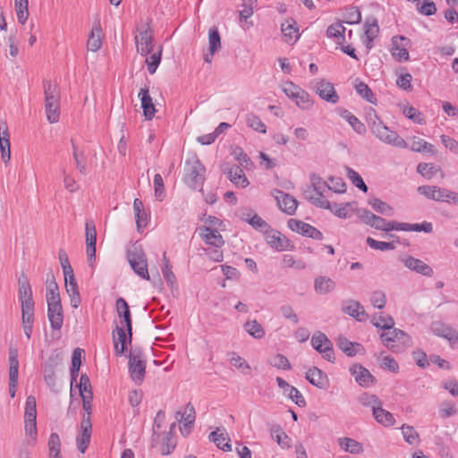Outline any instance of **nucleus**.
<instances>
[{"label": "nucleus", "instance_id": "nucleus-24", "mask_svg": "<svg viewBox=\"0 0 458 458\" xmlns=\"http://www.w3.org/2000/svg\"><path fill=\"white\" fill-rule=\"evenodd\" d=\"M431 331L435 335L443 337L450 342L452 345L458 343V332L448 325L441 322H434L431 325Z\"/></svg>", "mask_w": 458, "mask_h": 458}, {"label": "nucleus", "instance_id": "nucleus-63", "mask_svg": "<svg viewBox=\"0 0 458 458\" xmlns=\"http://www.w3.org/2000/svg\"><path fill=\"white\" fill-rule=\"evenodd\" d=\"M366 242L370 248L374 250H379L382 251L392 250L395 249V245L394 242H379L371 237H368L366 239Z\"/></svg>", "mask_w": 458, "mask_h": 458}, {"label": "nucleus", "instance_id": "nucleus-21", "mask_svg": "<svg viewBox=\"0 0 458 458\" xmlns=\"http://www.w3.org/2000/svg\"><path fill=\"white\" fill-rule=\"evenodd\" d=\"M417 191L420 194L429 199L441 202H449V199H447L448 190L445 188L433 185H422L418 187Z\"/></svg>", "mask_w": 458, "mask_h": 458}, {"label": "nucleus", "instance_id": "nucleus-59", "mask_svg": "<svg viewBox=\"0 0 458 458\" xmlns=\"http://www.w3.org/2000/svg\"><path fill=\"white\" fill-rule=\"evenodd\" d=\"M355 89H356L357 93L361 98L366 99L368 102L372 103V104L376 103V98H375L373 92L371 91V89L369 88V86L366 83H364L362 81H359L355 84Z\"/></svg>", "mask_w": 458, "mask_h": 458}, {"label": "nucleus", "instance_id": "nucleus-15", "mask_svg": "<svg viewBox=\"0 0 458 458\" xmlns=\"http://www.w3.org/2000/svg\"><path fill=\"white\" fill-rule=\"evenodd\" d=\"M199 237L209 247H223L225 241L216 228L201 225L198 228Z\"/></svg>", "mask_w": 458, "mask_h": 458}, {"label": "nucleus", "instance_id": "nucleus-4", "mask_svg": "<svg viewBox=\"0 0 458 458\" xmlns=\"http://www.w3.org/2000/svg\"><path fill=\"white\" fill-rule=\"evenodd\" d=\"M184 171V182L189 187L196 189L203 184L206 169L199 159L192 157L186 160Z\"/></svg>", "mask_w": 458, "mask_h": 458}, {"label": "nucleus", "instance_id": "nucleus-27", "mask_svg": "<svg viewBox=\"0 0 458 458\" xmlns=\"http://www.w3.org/2000/svg\"><path fill=\"white\" fill-rule=\"evenodd\" d=\"M47 318L54 330H60L63 327L64 314L61 302L47 304Z\"/></svg>", "mask_w": 458, "mask_h": 458}, {"label": "nucleus", "instance_id": "nucleus-8", "mask_svg": "<svg viewBox=\"0 0 458 458\" xmlns=\"http://www.w3.org/2000/svg\"><path fill=\"white\" fill-rule=\"evenodd\" d=\"M37 409H36V399L34 396L30 395L26 399L25 407V432L27 435L36 439L37 435Z\"/></svg>", "mask_w": 458, "mask_h": 458}, {"label": "nucleus", "instance_id": "nucleus-42", "mask_svg": "<svg viewBox=\"0 0 458 458\" xmlns=\"http://www.w3.org/2000/svg\"><path fill=\"white\" fill-rule=\"evenodd\" d=\"M373 416L375 420L384 425V426H392L394 423V418L391 412L382 408V405H379L374 409Z\"/></svg>", "mask_w": 458, "mask_h": 458}, {"label": "nucleus", "instance_id": "nucleus-54", "mask_svg": "<svg viewBox=\"0 0 458 458\" xmlns=\"http://www.w3.org/2000/svg\"><path fill=\"white\" fill-rule=\"evenodd\" d=\"M439 171L440 167L438 165L428 163H420L417 166V172L428 180L435 176Z\"/></svg>", "mask_w": 458, "mask_h": 458}, {"label": "nucleus", "instance_id": "nucleus-33", "mask_svg": "<svg viewBox=\"0 0 458 458\" xmlns=\"http://www.w3.org/2000/svg\"><path fill=\"white\" fill-rule=\"evenodd\" d=\"M338 445L344 451L352 454H360L363 453V445L351 437H340L338 438Z\"/></svg>", "mask_w": 458, "mask_h": 458}, {"label": "nucleus", "instance_id": "nucleus-31", "mask_svg": "<svg viewBox=\"0 0 458 458\" xmlns=\"http://www.w3.org/2000/svg\"><path fill=\"white\" fill-rule=\"evenodd\" d=\"M138 96L140 98L141 107L146 120H151L155 115L156 108L152 102V98L149 95L148 89H141Z\"/></svg>", "mask_w": 458, "mask_h": 458}, {"label": "nucleus", "instance_id": "nucleus-47", "mask_svg": "<svg viewBox=\"0 0 458 458\" xmlns=\"http://www.w3.org/2000/svg\"><path fill=\"white\" fill-rule=\"evenodd\" d=\"M340 115L349 123V124L353 128L355 131L361 134L364 133L366 129L364 124L351 112L348 110H343Z\"/></svg>", "mask_w": 458, "mask_h": 458}, {"label": "nucleus", "instance_id": "nucleus-45", "mask_svg": "<svg viewBox=\"0 0 458 458\" xmlns=\"http://www.w3.org/2000/svg\"><path fill=\"white\" fill-rule=\"evenodd\" d=\"M369 204L372 207V208L384 216H391L394 215L393 208L387 204L386 202L374 198L369 200Z\"/></svg>", "mask_w": 458, "mask_h": 458}, {"label": "nucleus", "instance_id": "nucleus-26", "mask_svg": "<svg viewBox=\"0 0 458 458\" xmlns=\"http://www.w3.org/2000/svg\"><path fill=\"white\" fill-rule=\"evenodd\" d=\"M276 382L278 386L283 389L284 394L287 395L293 402H294L299 407H304L306 401L300 391L289 385L284 379L277 377Z\"/></svg>", "mask_w": 458, "mask_h": 458}, {"label": "nucleus", "instance_id": "nucleus-55", "mask_svg": "<svg viewBox=\"0 0 458 458\" xmlns=\"http://www.w3.org/2000/svg\"><path fill=\"white\" fill-rule=\"evenodd\" d=\"M246 123L249 127H250L256 131H259L260 133L267 132V126L260 120V118L254 114H249L246 115Z\"/></svg>", "mask_w": 458, "mask_h": 458}, {"label": "nucleus", "instance_id": "nucleus-37", "mask_svg": "<svg viewBox=\"0 0 458 458\" xmlns=\"http://www.w3.org/2000/svg\"><path fill=\"white\" fill-rule=\"evenodd\" d=\"M208 439L215 443L219 449H222L225 452H229L232 450V445L230 444V438L228 437V435L225 432L219 433V428L211 432L208 435Z\"/></svg>", "mask_w": 458, "mask_h": 458}, {"label": "nucleus", "instance_id": "nucleus-62", "mask_svg": "<svg viewBox=\"0 0 458 458\" xmlns=\"http://www.w3.org/2000/svg\"><path fill=\"white\" fill-rule=\"evenodd\" d=\"M269 364L275 368L288 370L291 369V364L288 359L283 354H276L268 360Z\"/></svg>", "mask_w": 458, "mask_h": 458}, {"label": "nucleus", "instance_id": "nucleus-6", "mask_svg": "<svg viewBox=\"0 0 458 458\" xmlns=\"http://www.w3.org/2000/svg\"><path fill=\"white\" fill-rule=\"evenodd\" d=\"M19 299L21 302L22 313H34V301L32 290L29 279L25 274H21L18 278Z\"/></svg>", "mask_w": 458, "mask_h": 458}, {"label": "nucleus", "instance_id": "nucleus-51", "mask_svg": "<svg viewBox=\"0 0 458 458\" xmlns=\"http://www.w3.org/2000/svg\"><path fill=\"white\" fill-rule=\"evenodd\" d=\"M229 361L232 366L238 369H241L244 375L250 374V366L242 357H241L237 353L232 352Z\"/></svg>", "mask_w": 458, "mask_h": 458}, {"label": "nucleus", "instance_id": "nucleus-46", "mask_svg": "<svg viewBox=\"0 0 458 458\" xmlns=\"http://www.w3.org/2000/svg\"><path fill=\"white\" fill-rule=\"evenodd\" d=\"M221 48V38L216 28H211L208 30V51L210 55H214Z\"/></svg>", "mask_w": 458, "mask_h": 458}, {"label": "nucleus", "instance_id": "nucleus-52", "mask_svg": "<svg viewBox=\"0 0 458 458\" xmlns=\"http://www.w3.org/2000/svg\"><path fill=\"white\" fill-rule=\"evenodd\" d=\"M158 443H161L160 452L163 455L169 454L175 447V441L171 433L161 435Z\"/></svg>", "mask_w": 458, "mask_h": 458}, {"label": "nucleus", "instance_id": "nucleus-19", "mask_svg": "<svg viewBox=\"0 0 458 458\" xmlns=\"http://www.w3.org/2000/svg\"><path fill=\"white\" fill-rule=\"evenodd\" d=\"M349 371L354 377L355 381L362 387H369L376 382L374 376L369 370L360 364L352 365Z\"/></svg>", "mask_w": 458, "mask_h": 458}, {"label": "nucleus", "instance_id": "nucleus-13", "mask_svg": "<svg viewBox=\"0 0 458 458\" xmlns=\"http://www.w3.org/2000/svg\"><path fill=\"white\" fill-rule=\"evenodd\" d=\"M264 234L267 243L271 248L276 249L278 251L291 250L293 248L290 241L278 231L268 228L265 231Z\"/></svg>", "mask_w": 458, "mask_h": 458}, {"label": "nucleus", "instance_id": "nucleus-2", "mask_svg": "<svg viewBox=\"0 0 458 458\" xmlns=\"http://www.w3.org/2000/svg\"><path fill=\"white\" fill-rule=\"evenodd\" d=\"M127 259L137 276L142 279L149 280L147 257L141 245L137 242L128 248Z\"/></svg>", "mask_w": 458, "mask_h": 458}, {"label": "nucleus", "instance_id": "nucleus-35", "mask_svg": "<svg viewBox=\"0 0 458 458\" xmlns=\"http://www.w3.org/2000/svg\"><path fill=\"white\" fill-rule=\"evenodd\" d=\"M46 284H47L46 299H47V304L61 302L59 288H58V285H57V284L55 280V277L52 274L47 275Z\"/></svg>", "mask_w": 458, "mask_h": 458}, {"label": "nucleus", "instance_id": "nucleus-53", "mask_svg": "<svg viewBox=\"0 0 458 458\" xmlns=\"http://www.w3.org/2000/svg\"><path fill=\"white\" fill-rule=\"evenodd\" d=\"M379 33L377 20L374 17L368 18L365 21V37L369 40H374Z\"/></svg>", "mask_w": 458, "mask_h": 458}, {"label": "nucleus", "instance_id": "nucleus-32", "mask_svg": "<svg viewBox=\"0 0 458 458\" xmlns=\"http://www.w3.org/2000/svg\"><path fill=\"white\" fill-rule=\"evenodd\" d=\"M306 379L313 386L323 389L327 384V376L317 367L310 369L306 372Z\"/></svg>", "mask_w": 458, "mask_h": 458}, {"label": "nucleus", "instance_id": "nucleus-7", "mask_svg": "<svg viewBox=\"0 0 458 458\" xmlns=\"http://www.w3.org/2000/svg\"><path fill=\"white\" fill-rule=\"evenodd\" d=\"M311 344L327 360L331 362L335 360L333 344L324 333L320 331L315 332L311 337Z\"/></svg>", "mask_w": 458, "mask_h": 458}, {"label": "nucleus", "instance_id": "nucleus-57", "mask_svg": "<svg viewBox=\"0 0 458 458\" xmlns=\"http://www.w3.org/2000/svg\"><path fill=\"white\" fill-rule=\"evenodd\" d=\"M44 378L47 384L55 389L58 386L55 376V365L53 363H46L43 369Z\"/></svg>", "mask_w": 458, "mask_h": 458}, {"label": "nucleus", "instance_id": "nucleus-60", "mask_svg": "<svg viewBox=\"0 0 458 458\" xmlns=\"http://www.w3.org/2000/svg\"><path fill=\"white\" fill-rule=\"evenodd\" d=\"M344 22L348 24H359L361 21V13L357 6H350L344 13Z\"/></svg>", "mask_w": 458, "mask_h": 458}, {"label": "nucleus", "instance_id": "nucleus-28", "mask_svg": "<svg viewBox=\"0 0 458 458\" xmlns=\"http://www.w3.org/2000/svg\"><path fill=\"white\" fill-rule=\"evenodd\" d=\"M103 32L100 25V21H94L90 35L87 42V47L89 51L97 52L102 46Z\"/></svg>", "mask_w": 458, "mask_h": 458}, {"label": "nucleus", "instance_id": "nucleus-34", "mask_svg": "<svg viewBox=\"0 0 458 458\" xmlns=\"http://www.w3.org/2000/svg\"><path fill=\"white\" fill-rule=\"evenodd\" d=\"M117 338H114V347L117 355H122L127 349V343H129V334L126 327L116 326Z\"/></svg>", "mask_w": 458, "mask_h": 458}, {"label": "nucleus", "instance_id": "nucleus-38", "mask_svg": "<svg viewBox=\"0 0 458 458\" xmlns=\"http://www.w3.org/2000/svg\"><path fill=\"white\" fill-rule=\"evenodd\" d=\"M133 211L136 220L138 231L145 227L147 225L148 215L144 209L143 202L140 199H135L133 201Z\"/></svg>", "mask_w": 458, "mask_h": 458}, {"label": "nucleus", "instance_id": "nucleus-3", "mask_svg": "<svg viewBox=\"0 0 458 458\" xmlns=\"http://www.w3.org/2000/svg\"><path fill=\"white\" fill-rule=\"evenodd\" d=\"M83 410L85 414L82 416L81 422L80 432L76 437V445L78 450L84 454L91 439L92 424L90 420L91 414V402L82 401Z\"/></svg>", "mask_w": 458, "mask_h": 458}, {"label": "nucleus", "instance_id": "nucleus-48", "mask_svg": "<svg viewBox=\"0 0 458 458\" xmlns=\"http://www.w3.org/2000/svg\"><path fill=\"white\" fill-rule=\"evenodd\" d=\"M243 327L252 337L256 339H261L265 335V329L257 320L247 321Z\"/></svg>", "mask_w": 458, "mask_h": 458}, {"label": "nucleus", "instance_id": "nucleus-16", "mask_svg": "<svg viewBox=\"0 0 458 458\" xmlns=\"http://www.w3.org/2000/svg\"><path fill=\"white\" fill-rule=\"evenodd\" d=\"M115 307L117 315L121 318L120 323L122 325L124 324L129 334V344H131L132 339V325L129 305L123 298L120 297L116 300Z\"/></svg>", "mask_w": 458, "mask_h": 458}, {"label": "nucleus", "instance_id": "nucleus-10", "mask_svg": "<svg viewBox=\"0 0 458 458\" xmlns=\"http://www.w3.org/2000/svg\"><path fill=\"white\" fill-rule=\"evenodd\" d=\"M129 372L131 377L136 383L140 384L145 377L146 362L141 359L140 352H131L128 355Z\"/></svg>", "mask_w": 458, "mask_h": 458}, {"label": "nucleus", "instance_id": "nucleus-29", "mask_svg": "<svg viewBox=\"0 0 458 458\" xmlns=\"http://www.w3.org/2000/svg\"><path fill=\"white\" fill-rule=\"evenodd\" d=\"M45 105H57L60 104V89L55 82L45 81L43 84Z\"/></svg>", "mask_w": 458, "mask_h": 458}, {"label": "nucleus", "instance_id": "nucleus-36", "mask_svg": "<svg viewBox=\"0 0 458 458\" xmlns=\"http://www.w3.org/2000/svg\"><path fill=\"white\" fill-rule=\"evenodd\" d=\"M314 288L319 294H327L335 288V282L327 276H318L314 280Z\"/></svg>", "mask_w": 458, "mask_h": 458}, {"label": "nucleus", "instance_id": "nucleus-50", "mask_svg": "<svg viewBox=\"0 0 458 458\" xmlns=\"http://www.w3.org/2000/svg\"><path fill=\"white\" fill-rule=\"evenodd\" d=\"M358 402L362 406L370 407L372 411L374 409H376V407L383 405L382 401L377 395L369 393L361 394L358 398Z\"/></svg>", "mask_w": 458, "mask_h": 458}, {"label": "nucleus", "instance_id": "nucleus-17", "mask_svg": "<svg viewBox=\"0 0 458 458\" xmlns=\"http://www.w3.org/2000/svg\"><path fill=\"white\" fill-rule=\"evenodd\" d=\"M9 362H10V369H9V380L10 386L9 392L11 397H14L15 395V388L18 383V375H19V360H18V351L16 348L11 347L9 349Z\"/></svg>", "mask_w": 458, "mask_h": 458}, {"label": "nucleus", "instance_id": "nucleus-9", "mask_svg": "<svg viewBox=\"0 0 458 458\" xmlns=\"http://www.w3.org/2000/svg\"><path fill=\"white\" fill-rule=\"evenodd\" d=\"M134 39L139 54L146 56L152 52L154 33L148 24L146 25L145 29L140 30L139 35H136Z\"/></svg>", "mask_w": 458, "mask_h": 458}, {"label": "nucleus", "instance_id": "nucleus-5", "mask_svg": "<svg viewBox=\"0 0 458 458\" xmlns=\"http://www.w3.org/2000/svg\"><path fill=\"white\" fill-rule=\"evenodd\" d=\"M357 216L365 225L375 228L376 230L390 232L398 231V222L387 221L385 218L377 216L367 209H358Z\"/></svg>", "mask_w": 458, "mask_h": 458}, {"label": "nucleus", "instance_id": "nucleus-1", "mask_svg": "<svg viewBox=\"0 0 458 458\" xmlns=\"http://www.w3.org/2000/svg\"><path fill=\"white\" fill-rule=\"evenodd\" d=\"M369 125L373 134L381 141L397 148H406V141L400 137L396 131H391L386 126L374 113L373 116L369 114Z\"/></svg>", "mask_w": 458, "mask_h": 458}, {"label": "nucleus", "instance_id": "nucleus-30", "mask_svg": "<svg viewBox=\"0 0 458 458\" xmlns=\"http://www.w3.org/2000/svg\"><path fill=\"white\" fill-rule=\"evenodd\" d=\"M224 172L227 174L230 181L237 186L246 188L250 184L243 170L239 165H233L229 168H224Z\"/></svg>", "mask_w": 458, "mask_h": 458}, {"label": "nucleus", "instance_id": "nucleus-18", "mask_svg": "<svg viewBox=\"0 0 458 458\" xmlns=\"http://www.w3.org/2000/svg\"><path fill=\"white\" fill-rule=\"evenodd\" d=\"M86 230V252L89 264L91 266L96 258L97 231L92 221H87Z\"/></svg>", "mask_w": 458, "mask_h": 458}, {"label": "nucleus", "instance_id": "nucleus-40", "mask_svg": "<svg viewBox=\"0 0 458 458\" xmlns=\"http://www.w3.org/2000/svg\"><path fill=\"white\" fill-rule=\"evenodd\" d=\"M175 419L177 421L182 423L184 428L191 427L195 420V410L191 403H188L185 407L184 412L180 411H176Z\"/></svg>", "mask_w": 458, "mask_h": 458}, {"label": "nucleus", "instance_id": "nucleus-14", "mask_svg": "<svg viewBox=\"0 0 458 458\" xmlns=\"http://www.w3.org/2000/svg\"><path fill=\"white\" fill-rule=\"evenodd\" d=\"M288 227L293 231L297 232L304 236L315 239V240H322L323 234L322 233L312 226L310 224L304 223L301 220L291 218L288 221Z\"/></svg>", "mask_w": 458, "mask_h": 458}, {"label": "nucleus", "instance_id": "nucleus-11", "mask_svg": "<svg viewBox=\"0 0 458 458\" xmlns=\"http://www.w3.org/2000/svg\"><path fill=\"white\" fill-rule=\"evenodd\" d=\"M271 195L276 199L279 208L287 215H293L298 207V201L292 195L284 191L274 189Z\"/></svg>", "mask_w": 458, "mask_h": 458}, {"label": "nucleus", "instance_id": "nucleus-61", "mask_svg": "<svg viewBox=\"0 0 458 458\" xmlns=\"http://www.w3.org/2000/svg\"><path fill=\"white\" fill-rule=\"evenodd\" d=\"M403 114L412 120L414 123L419 124H423L425 123V119L420 112H419L416 108L411 106H405L403 110Z\"/></svg>", "mask_w": 458, "mask_h": 458}, {"label": "nucleus", "instance_id": "nucleus-49", "mask_svg": "<svg viewBox=\"0 0 458 458\" xmlns=\"http://www.w3.org/2000/svg\"><path fill=\"white\" fill-rule=\"evenodd\" d=\"M373 326L379 329H391L394 327V321L390 316H383L380 314H375L371 319Z\"/></svg>", "mask_w": 458, "mask_h": 458}, {"label": "nucleus", "instance_id": "nucleus-23", "mask_svg": "<svg viewBox=\"0 0 458 458\" xmlns=\"http://www.w3.org/2000/svg\"><path fill=\"white\" fill-rule=\"evenodd\" d=\"M342 311L358 321H365L369 318L363 306L358 301L354 300H349L344 302Z\"/></svg>", "mask_w": 458, "mask_h": 458}, {"label": "nucleus", "instance_id": "nucleus-56", "mask_svg": "<svg viewBox=\"0 0 458 458\" xmlns=\"http://www.w3.org/2000/svg\"><path fill=\"white\" fill-rule=\"evenodd\" d=\"M162 56V47H158V50L153 53L150 56L147 57L145 63L148 66V71L150 74H154L161 62Z\"/></svg>", "mask_w": 458, "mask_h": 458}, {"label": "nucleus", "instance_id": "nucleus-43", "mask_svg": "<svg viewBox=\"0 0 458 458\" xmlns=\"http://www.w3.org/2000/svg\"><path fill=\"white\" fill-rule=\"evenodd\" d=\"M398 231H422L425 233H431L433 231V226L429 222H423L422 224H408L398 222Z\"/></svg>", "mask_w": 458, "mask_h": 458}, {"label": "nucleus", "instance_id": "nucleus-12", "mask_svg": "<svg viewBox=\"0 0 458 458\" xmlns=\"http://www.w3.org/2000/svg\"><path fill=\"white\" fill-rule=\"evenodd\" d=\"M312 89L324 100L335 104L339 100V97L335 92L334 86L327 80H318L312 82Z\"/></svg>", "mask_w": 458, "mask_h": 458}, {"label": "nucleus", "instance_id": "nucleus-25", "mask_svg": "<svg viewBox=\"0 0 458 458\" xmlns=\"http://www.w3.org/2000/svg\"><path fill=\"white\" fill-rule=\"evenodd\" d=\"M335 341L337 347L349 357H353L356 354H364L365 352L360 344L351 342L344 335L338 336Z\"/></svg>", "mask_w": 458, "mask_h": 458}, {"label": "nucleus", "instance_id": "nucleus-39", "mask_svg": "<svg viewBox=\"0 0 458 458\" xmlns=\"http://www.w3.org/2000/svg\"><path fill=\"white\" fill-rule=\"evenodd\" d=\"M345 30L346 29L343 26L342 22H335L328 26L327 36L334 38L336 44L343 45L345 41Z\"/></svg>", "mask_w": 458, "mask_h": 458}, {"label": "nucleus", "instance_id": "nucleus-44", "mask_svg": "<svg viewBox=\"0 0 458 458\" xmlns=\"http://www.w3.org/2000/svg\"><path fill=\"white\" fill-rule=\"evenodd\" d=\"M353 204L352 202H346L342 205L334 203L331 204V208L328 209L340 218H348L352 216Z\"/></svg>", "mask_w": 458, "mask_h": 458}, {"label": "nucleus", "instance_id": "nucleus-58", "mask_svg": "<svg viewBox=\"0 0 458 458\" xmlns=\"http://www.w3.org/2000/svg\"><path fill=\"white\" fill-rule=\"evenodd\" d=\"M402 434L405 441L410 445H416L420 441L419 433L412 426L403 425L401 428Z\"/></svg>", "mask_w": 458, "mask_h": 458}, {"label": "nucleus", "instance_id": "nucleus-64", "mask_svg": "<svg viewBox=\"0 0 458 458\" xmlns=\"http://www.w3.org/2000/svg\"><path fill=\"white\" fill-rule=\"evenodd\" d=\"M47 120L50 123H55L59 121L60 117V104L55 105H45Z\"/></svg>", "mask_w": 458, "mask_h": 458}, {"label": "nucleus", "instance_id": "nucleus-20", "mask_svg": "<svg viewBox=\"0 0 458 458\" xmlns=\"http://www.w3.org/2000/svg\"><path fill=\"white\" fill-rule=\"evenodd\" d=\"M410 40L403 36H395L392 38V55L399 62L409 60L407 44Z\"/></svg>", "mask_w": 458, "mask_h": 458}, {"label": "nucleus", "instance_id": "nucleus-22", "mask_svg": "<svg viewBox=\"0 0 458 458\" xmlns=\"http://www.w3.org/2000/svg\"><path fill=\"white\" fill-rule=\"evenodd\" d=\"M402 262L404 266L418 274H421L426 276H431L433 275V269L428 264L419 259H415L411 256L405 255L401 258Z\"/></svg>", "mask_w": 458, "mask_h": 458}, {"label": "nucleus", "instance_id": "nucleus-41", "mask_svg": "<svg viewBox=\"0 0 458 458\" xmlns=\"http://www.w3.org/2000/svg\"><path fill=\"white\" fill-rule=\"evenodd\" d=\"M281 30L286 42H290L293 39L296 40L299 38V30L294 20H288L285 23H283Z\"/></svg>", "mask_w": 458, "mask_h": 458}]
</instances>
